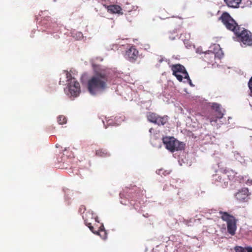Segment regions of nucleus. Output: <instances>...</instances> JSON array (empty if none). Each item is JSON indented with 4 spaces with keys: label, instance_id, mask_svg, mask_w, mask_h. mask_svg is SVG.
Listing matches in <instances>:
<instances>
[{
    "label": "nucleus",
    "instance_id": "f3484780",
    "mask_svg": "<svg viewBox=\"0 0 252 252\" xmlns=\"http://www.w3.org/2000/svg\"><path fill=\"white\" fill-rule=\"evenodd\" d=\"M158 116L157 114L150 112L147 114V118L149 122L154 124Z\"/></svg>",
    "mask_w": 252,
    "mask_h": 252
},
{
    "label": "nucleus",
    "instance_id": "aec40b11",
    "mask_svg": "<svg viewBox=\"0 0 252 252\" xmlns=\"http://www.w3.org/2000/svg\"><path fill=\"white\" fill-rule=\"evenodd\" d=\"M171 171V170H165L163 169H161L158 170V174L160 175H163L164 176H166L169 175Z\"/></svg>",
    "mask_w": 252,
    "mask_h": 252
},
{
    "label": "nucleus",
    "instance_id": "dca6fc26",
    "mask_svg": "<svg viewBox=\"0 0 252 252\" xmlns=\"http://www.w3.org/2000/svg\"><path fill=\"white\" fill-rule=\"evenodd\" d=\"M168 121V117L167 116H160L158 115L155 121L154 124L158 126L164 125Z\"/></svg>",
    "mask_w": 252,
    "mask_h": 252
},
{
    "label": "nucleus",
    "instance_id": "f03ea898",
    "mask_svg": "<svg viewBox=\"0 0 252 252\" xmlns=\"http://www.w3.org/2000/svg\"><path fill=\"white\" fill-rule=\"evenodd\" d=\"M66 73V78L67 82L68 95L71 96H77L80 92V84L73 77L71 74L67 71H64Z\"/></svg>",
    "mask_w": 252,
    "mask_h": 252
},
{
    "label": "nucleus",
    "instance_id": "6ab92c4d",
    "mask_svg": "<svg viewBox=\"0 0 252 252\" xmlns=\"http://www.w3.org/2000/svg\"><path fill=\"white\" fill-rule=\"evenodd\" d=\"M58 122L60 125H63L66 123L67 119L64 116L60 115L58 117Z\"/></svg>",
    "mask_w": 252,
    "mask_h": 252
},
{
    "label": "nucleus",
    "instance_id": "39448f33",
    "mask_svg": "<svg viewBox=\"0 0 252 252\" xmlns=\"http://www.w3.org/2000/svg\"><path fill=\"white\" fill-rule=\"evenodd\" d=\"M171 68L173 71V75L176 76L178 81L181 82L184 77L188 80L190 85H192L191 80L183 65L180 64H173L171 66Z\"/></svg>",
    "mask_w": 252,
    "mask_h": 252
},
{
    "label": "nucleus",
    "instance_id": "4468645a",
    "mask_svg": "<svg viewBox=\"0 0 252 252\" xmlns=\"http://www.w3.org/2000/svg\"><path fill=\"white\" fill-rule=\"evenodd\" d=\"M212 108L217 113V119H220L223 117L224 110L221 108L220 104L217 103H213Z\"/></svg>",
    "mask_w": 252,
    "mask_h": 252
},
{
    "label": "nucleus",
    "instance_id": "20e7f679",
    "mask_svg": "<svg viewBox=\"0 0 252 252\" xmlns=\"http://www.w3.org/2000/svg\"><path fill=\"white\" fill-rule=\"evenodd\" d=\"M219 214L221 215V219L227 223L228 232L231 235H234L237 228V220L233 216L226 212L220 211Z\"/></svg>",
    "mask_w": 252,
    "mask_h": 252
},
{
    "label": "nucleus",
    "instance_id": "ddd939ff",
    "mask_svg": "<svg viewBox=\"0 0 252 252\" xmlns=\"http://www.w3.org/2000/svg\"><path fill=\"white\" fill-rule=\"evenodd\" d=\"M216 58V55L211 51L205 52L203 57L204 61L209 64H213L215 62Z\"/></svg>",
    "mask_w": 252,
    "mask_h": 252
},
{
    "label": "nucleus",
    "instance_id": "a878e982",
    "mask_svg": "<svg viewBox=\"0 0 252 252\" xmlns=\"http://www.w3.org/2000/svg\"><path fill=\"white\" fill-rule=\"evenodd\" d=\"M153 130V129L152 128H151L150 129H149V132L150 133H152V130Z\"/></svg>",
    "mask_w": 252,
    "mask_h": 252
},
{
    "label": "nucleus",
    "instance_id": "f257e3e1",
    "mask_svg": "<svg viewBox=\"0 0 252 252\" xmlns=\"http://www.w3.org/2000/svg\"><path fill=\"white\" fill-rule=\"evenodd\" d=\"M94 74L87 81V87L89 92L92 95H96L104 91L110 83L111 78L109 71L100 68L94 65Z\"/></svg>",
    "mask_w": 252,
    "mask_h": 252
},
{
    "label": "nucleus",
    "instance_id": "393cba45",
    "mask_svg": "<svg viewBox=\"0 0 252 252\" xmlns=\"http://www.w3.org/2000/svg\"><path fill=\"white\" fill-rule=\"evenodd\" d=\"M64 81H62L61 80H60V82H59V84L60 85H64Z\"/></svg>",
    "mask_w": 252,
    "mask_h": 252
},
{
    "label": "nucleus",
    "instance_id": "5701e85b",
    "mask_svg": "<svg viewBox=\"0 0 252 252\" xmlns=\"http://www.w3.org/2000/svg\"><path fill=\"white\" fill-rule=\"evenodd\" d=\"M247 252H252V247H246Z\"/></svg>",
    "mask_w": 252,
    "mask_h": 252
},
{
    "label": "nucleus",
    "instance_id": "9d476101",
    "mask_svg": "<svg viewBox=\"0 0 252 252\" xmlns=\"http://www.w3.org/2000/svg\"><path fill=\"white\" fill-rule=\"evenodd\" d=\"M86 225L90 228V230L94 234L99 235L102 239H105L107 237V233L104 230V226L101 225L98 230H94V227L92 225L91 223L88 222L85 220Z\"/></svg>",
    "mask_w": 252,
    "mask_h": 252
},
{
    "label": "nucleus",
    "instance_id": "423d86ee",
    "mask_svg": "<svg viewBox=\"0 0 252 252\" xmlns=\"http://www.w3.org/2000/svg\"><path fill=\"white\" fill-rule=\"evenodd\" d=\"M220 19L226 29L233 32L234 34L240 28L236 21L227 12L223 13Z\"/></svg>",
    "mask_w": 252,
    "mask_h": 252
},
{
    "label": "nucleus",
    "instance_id": "6e6552de",
    "mask_svg": "<svg viewBox=\"0 0 252 252\" xmlns=\"http://www.w3.org/2000/svg\"><path fill=\"white\" fill-rule=\"evenodd\" d=\"M251 193L248 188H244L235 193V196L240 202H247L250 199Z\"/></svg>",
    "mask_w": 252,
    "mask_h": 252
},
{
    "label": "nucleus",
    "instance_id": "0eeeda50",
    "mask_svg": "<svg viewBox=\"0 0 252 252\" xmlns=\"http://www.w3.org/2000/svg\"><path fill=\"white\" fill-rule=\"evenodd\" d=\"M235 34L238 41L246 45H252V34L250 31L240 27Z\"/></svg>",
    "mask_w": 252,
    "mask_h": 252
},
{
    "label": "nucleus",
    "instance_id": "1a4fd4ad",
    "mask_svg": "<svg viewBox=\"0 0 252 252\" xmlns=\"http://www.w3.org/2000/svg\"><path fill=\"white\" fill-rule=\"evenodd\" d=\"M139 52L137 49L134 46H131L128 49L126 52V57L127 60L131 62H134L138 58Z\"/></svg>",
    "mask_w": 252,
    "mask_h": 252
},
{
    "label": "nucleus",
    "instance_id": "b1692460",
    "mask_svg": "<svg viewBox=\"0 0 252 252\" xmlns=\"http://www.w3.org/2000/svg\"><path fill=\"white\" fill-rule=\"evenodd\" d=\"M210 122L211 123H213V122H215V123H216L217 121V119H210Z\"/></svg>",
    "mask_w": 252,
    "mask_h": 252
},
{
    "label": "nucleus",
    "instance_id": "bb28decb",
    "mask_svg": "<svg viewBox=\"0 0 252 252\" xmlns=\"http://www.w3.org/2000/svg\"><path fill=\"white\" fill-rule=\"evenodd\" d=\"M188 38H189V37H190V34H188Z\"/></svg>",
    "mask_w": 252,
    "mask_h": 252
},
{
    "label": "nucleus",
    "instance_id": "4be33fe9",
    "mask_svg": "<svg viewBox=\"0 0 252 252\" xmlns=\"http://www.w3.org/2000/svg\"><path fill=\"white\" fill-rule=\"evenodd\" d=\"M248 87L250 90V95L252 96V76L250 78L249 82H248Z\"/></svg>",
    "mask_w": 252,
    "mask_h": 252
},
{
    "label": "nucleus",
    "instance_id": "412c9836",
    "mask_svg": "<svg viewBox=\"0 0 252 252\" xmlns=\"http://www.w3.org/2000/svg\"><path fill=\"white\" fill-rule=\"evenodd\" d=\"M234 250L235 252H247L246 247L244 248L240 246H236L235 247Z\"/></svg>",
    "mask_w": 252,
    "mask_h": 252
},
{
    "label": "nucleus",
    "instance_id": "2eb2a0df",
    "mask_svg": "<svg viewBox=\"0 0 252 252\" xmlns=\"http://www.w3.org/2000/svg\"><path fill=\"white\" fill-rule=\"evenodd\" d=\"M241 1L242 0H224L227 6L233 8L239 7Z\"/></svg>",
    "mask_w": 252,
    "mask_h": 252
},
{
    "label": "nucleus",
    "instance_id": "cd10ccee",
    "mask_svg": "<svg viewBox=\"0 0 252 252\" xmlns=\"http://www.w3.org/2000/svg\"><path fill=\"white\" fill-rule=\"evenodd\" d=\"M181 37L183 38V34H181Z\"/></svg>",
    "mask_w": 252,
    "mask_h": 252
},
{
    "label": "nucleus",
    "instance_id": "9b49d317",
    "mask_svg": "<svg viewBox=\"0 0 252 252\" xmlns=\"http://www.w3.org/2000/svg\"><path fill=\"white\" fill-rule=\"evenodd\" d=\"M213 183L216 186L226 188L228 186V182L224 181V177L222 178L221 176L216 175L213 176Z\"/></svg>",
    "mask_w": 252,
    "mask_h": 252
},
{
    "label": "nucleus",
    "instance_id": "f8f14e48",
    "mask_svg": "<svg viewBox=\"0 0 252 252\" xmlns=\"http://www.w3.org/2000/svg\"><path fill=\"white\" fill-rule=\"evenodd\" d=\"M104 6L107 9L108 12L111 14H119L122 15L123 13L122 12V9L121 7L118 5H104Z\"/></svg>",
    "mask_w": 252,
    "mask_h": 252
},
{
    "label": "nucleus",
    "instance_id": "7ed1b4c3",
    "mask_svg": "<svg viewBox=\"0 0 252 252\" xmlns=\"http://www.w3.org/2000/svg\"><path fill=\"white\" fill-rule=\"evenodd\" d=\"M162 141L166 148L171 152L183 150L185 144L181 142L173 137H165L162 138Z\"/></svg>",
    "mask_w": 252,
    "mask_h": 252
},
{
    "label": "nucleus",
    "instance_id": "a211bd4d",
    "mask_svg": "<svg viewBox=\"0 0 252 252\" xmlns=\"http://www.w3.org/2000/svg\"><path fill=\"white\" fill-rule=\"evenodd\" d=\"M95 155L97 156L101 157H106L110 155V154L104 149H98L96 151Z\"/></svg>",
    "mask_w": 252,
    "mask_h": 252
}]
</instances>
